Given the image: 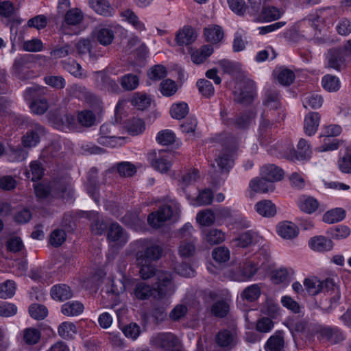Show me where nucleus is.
Listing matches in <instances>:
<instances>
[{"label":"nucleus","instance_id":"1","mask_svg":"<svg viewBox=\"0 0 351 351\" xmlns=\"http://www.w3.org/2000/svg\"><path fill=\"white\" fill-rule=\"evenodd\" d=\"M136 261L141 263L157 261L162 256V247L150 239L138 240L136 241Z\"/></svg>","mask_w":351,"mask_h":351},{"label":"nucleus","instance_id":"2","mask_svg":"<svg viewBox=\"0 0 351 351\" xmlns=\"http://www.w3.org/2000/svg\"><path fill=\"white\" fill-rule=\"evenodd\" d=\"M153 287L155 290V299L162 300L171 296L176 288L173 273L168 270L160 269L154 278Z\"/></svg>","mask_w":351,"mask_h":351},{"label":"nucleus","instance_id":"3","mask_svg":"<svg viewBox=\"0 0 351 351\" xmlns=\"http://www.w3.org/2000/svg\"><path fill=\"white\" fill-rule=\"evenodd\" d=\"M193 227L189 223H186L180 230L182 240L178 247V253L181 257L189 258L195 254L196 239L193 236Z\"/></svg>","mask_w":351,"mask_h":351},{"label":"nucleus","instance_id":"4","mask_svg":"<svg viewBox=\"0 0 351 351\" xmlns=\"http://www.w3.org/2000/svg\"><path fill=\"white\" fill-rule=\"evenodd\" d=\"M256 96L254 82L252 80H246L237 84L234 91V101L242 106H249L252 104Z\"/></svg>","mask_w":351,"mask_h":351},{"label":"nucleus","instance_id":"5","mask_svg":"<svg viewBox=\"0 0 351 351\" xmlns=\"http://www.w3.org/2000/svg\"><path fill=\"white\" fill-rule=\"evenodd\" d=\"M171 158V154L163 149L158 152L153 150L147 154V159L151 165L154 169L161 173H166L170 169Z\"/></svg>","mask_w":351,"mask_h":351},{"label":"nucleus","instance_id":"6","mask_svg":"<svg viewBox=\"0 0 351 351\" xmlns=\"http://www.w3.org/2000/svg\"><path fill=\"white\" fill-rule=\"evenodd\" d=\"M178 208L177 204H175L173 208L169 205L161 206L157 211L153 212L149 215L147 221L151 226L158 228L161 227L165 221L171 218L175 212L174 210H177Z\"/></svg>","mask_w":351,"mask_h":351},{"label":"nucleus","instance_id":"7","mask_svg":"<svg viewBox=\"0 0 351 351\" xmlns=\"http://www.w3.org/2000/svg\"><path fill=\"white\" fill-rule=\"evenodd\" d=\"M215 341L219 346L227 348L228 350L232 349L238 343L237 328L232 326L228 329L219 331L216 335Z\"/></svg>","mask_w":351,"mask_h":351},{"label":"nucleus","instance_id":"8","mask_svg":"<svg viewBox=\"0 0 351 351\" xmlns=\"http://www.w3.org/2000/svg\"><path fill=\"white\" fill-rule=\"evenodd\" d=\"M45 128L38 123H32V128L22 137V144L25 147H32L40 142V136L44 134Z\"/></svg>","mask_w":351,"mask_h":351},{"label":"nucleus","instance_id":"9","mask_svg":"<svg viewBox=\"0 0 351 351\" xmlns=\"http://www.w3.org/2000/svg\"><path fill=\"white\" fill-rule=\"evenodd\" d=\"M97 77V84L100 89L110 93H117L120 92L118 83L104 71H99L95 73Z\"/></svg>","mask_w":351,"mask_h":351},{"label":"nucleus","instance_id":"10","mask_svg":"<svg viewBox=\"0 0 351 351\" xmlns=\"http://www.w3.org/2000/svg\"><path fill=\"white\" fill-rule=\"evenodd\" d=\"M327 66L336 70H340L345 63V51L340 48H333L328 50L326 55Z\"/></svg>","mask_w":351,"mask_h":351},{"label":"nucleus","instance_id":"11","mask_svg":"<svg viewBox=\"0 0 351 351\" xmlns=\"http://www.w3.org/2000/svg\"><path fill=\"white\" fill-rule=\"evenodd\" d=\"M235 149V145L225 148L215 158V161L221 171H229L230 169L232 167L234 163L233 155Z\"/></svg>","mask_w":351,"mask_h":351},{"label":"nucleus","instance_id":"12","mask_svg":"<svg viewBox=\"0 0 351 351\" xmlns=\"http://www.w3.org/2000/svg\"><path fill=\"white\" fill-rule=\"evenodd\" d=\"M311 151L308 142L301 138L298 144V149L295 150L293 148L290 149V153L287 154V158L291 160H304L310 156Z\"/></svg>","mask_w":351,"mask_h":351},{"label":"nucleus","instance_id":"13","mask_svg":"<svg viewBox=\"0 0 351 351\" xmlns=\"http://www.w3.org/2000/svg\"><path fill=\"white\" fill-rule=\"evenodd\" d=\"M255 114L251 112H244L236 114L231 121H228L229 128H234L239 130H246L249 128L252 120L254 118Z\"/></svg>","mask_w":351,"mask_h":351},{"label":"nucleus","instance_id":"14","mask_svg":"<svg viewBox=\"0 0 351 351\" xmlns=\"http://www.w3.org/2000/svg\"><path fill=\"white\" fill-rule=\"evenodd\" d=\"M197 32L191 26H184L176 35V41L179 46L189 45L197 38Z\"/></svg>","mask_w":351,"mask_h":351},{"label":"nucleus","instance_id":"15","mask_svg":"<svg viewBox=\"0 0 351 351\" xmlns=\"http://www.w3.org/2000/svg\"><path fill=\"white\" fill-rule=\"evenodd\" d=\"M108 240L110 242L118 243L121 245L128 241V237L122 227L118 223H112L108 230Z\"/></svg>","mask_w":351,"mask_h":351},{"label":"nucleus","instance_id":"16","mask_svg":"<svg viewBox=\"0 0 351 351\" xmlns=\"http://www.w3.org/2000/svg\"><path fill=\"white\" fill-rule=\"evenodd\" d=\"M319 333L323 338H326L332 344L339 343L346 339L343 332L337 327H322L319 329Z\"/></svg>","mask_w":351,"mask_h":351},{"label":"nucleus","instance_id":"17","mask_svg":"<svg viewBox=\"0 0 351 351\" xmlns=\"http://www.w3.org/2000/svg\"><path fill=\"white\" fill-rule=\"evenodd\" d=\"M319 122L320 115L318 112H308L304 118V130L305 134L308 136L314 135L317 130Z\"/></svg>","mask_w":351,"mask_h":351},{"label":"nucleus","instance_id":"18","mask_svg":"<svg viewBox=\"0 0 351 351\" xmlns=\"http://www.w3.org/2000/svg\"><path fill=\"white\" fill-rule=\"evenodd\" d=\"M261 176L267 179L269 182H274L283 178L284 171L275 165H266L261 168Z\"/></svg>","mask_w":351,"mask_h":351},{"label":"nucleus","instance_id":"19","mask_svg":"<svg viewBox=\"0 0 351 351\" xmlns=\"http://www.w3.org/2000/svg\"><path fill=\"white\" fill-rule=\"evenodd\" d=\"M283 335L282 330H278L271 336L265 345V351H282L285 347Z\"/></svg>","mask_w":351,"mask_h":351},{"label":"nucleus","instance_id":"20","mask_svg":"<svg viewBox=\"0 0 351 351\" xmlns=\"http://www.w3.org/2000/svg\"><path fill=\"white\" fill-rule=\"evenodd\" d=\"M51 298L56 301L62 302L70 299L73 296L71 288L65 284H59L53 286L50 291Z\"/></svg>","mask_w":351,"mask_h":351},{"label":"nucleus","instance_id":"21","mask_svg":"<svg viewBox=\"0 0 351 351\" xmlns=\"http://www.w3.org/2000/svg\"><path fill=\"white\" fill-rule=\"evenodd\" d=\"M308 244L310 247L317 252L330 251L332 249L334 243L330 240L324 236H316L311 238Z\"/></svg>","mask_w":351,"mask_h":351},{"label":"nucleus","instance_id":"22","mask_svg":"<svg viewBox=\"0 0 351 351\" xmlns=\"http://www.w3.org/2000/svg\"><path fill=\"white\" fill-rule=\"evenodd\" d=\"M277 232L283 239H292L297 237L298 228L295 223L286 221L278 223Z\"/></svg>","mask_w":351,"mask_h":351},{"label":"nucleus","instance_id":"23","mask_svg":"<svg viewBox=\"0 0 351 351\" xmlns=\"http://www.w3.org/2000/svg\"><path fill=\"white\" fill-rule=\"evenodd\" d=\"M258 234L252 231L247 230L241 234L237 238L234 239L232 243L234 246L245 248L256 243Z\"/></svg>","mask_w":351,"mask_h":351},{"label":"nucleus","instance_id":"24","mask_svg":"<svg viewBox=\"0 0 351 351\" xmlns=\"http://www.w3.org/2000/svg\"><path fill=\"white\" fill-rule=\"evenodd\" d=\"M254 208L258 214L264 217H272L276 213V205L271 200H261L258 202Z\"/></svg>","mask_w":351,"mask_h":351},{"label":"nucleus","instance_id":"25","mask_svg":"<svg viewBox=\"0 0 351 351\" xmlns=\"http://www.w3.org/2000/svg\"><path fill=\"white\" fill-rule=\"evenodd\" d=\"M94 34L97 42L103 46L110 45L114 38V32L110 27H99Z\"/></svg>","mask_w":351,"mask_h":351},{"label":"nucleus","instance_id":"26","mask_svg":"<svg viewBox=\"0 0 351 351\" xmlns=\"http://www.w3.org/2000/svg\"><path fill=\"white\" fill-rule=\"evenodd\" d=\"M133 293L137 299L145 300L152 295L154 297L155 290L153 285L150 286L145 282H140L135 285Z\"/></svg>","mask_w":351,"mask_h":351},{"label":"nucleus","instance_id":"27","mask_svg":"<svg viewBox=\"0 0 351 351\" xmlns=\"http://www.w3.org/2000/svg\"><path fill=\"white\" fill-rule=\"evenodd\" d=\"M136 265L139 268V274L142 279L149 280L152 278H155L156 273L160 270L157 269L156 266L152 262H147L141 263L139 261H136Z\"/></svg>","mask_w":351,"mask_h":351},{"label":"nucleus","instance_id":"28","mask_svg":"<svg viewBox=\"0 0 351 351\" xmlns=\"http://www.w3.org/2000/svg\"><path fill=\"white\" fill-rule=\"evenodd\" d=\"M204 36L208 42L217 43L223 38V31L219 25H209L204 29Z\"/></svg>","mask_w":351,"mask_h":351},{"label":"nucleus","instance_id":"29","mask_svg":"<svg viewBox=\"0 0 351 351\" xmlns=\"http://www.w3.org/2000/svg\"><path fill=\"white\" fill-rule=\"evenodd\" d=\"M271 183L262 176L261 178H257L251 180L250 186L256 193H265L274 190V185Z\"/></svg>","mask_w":351,"mask_h":351},{"label":"nucleus","instance_id":"30","mask_svg":"<svg viewBox=\"0 0 351 351\" xmlns=\"http://www.w3.org/2000/svg\"><path fill=\"white\" fill-rule=\"evenodd\" d=\"M82 303L71 301L64 303L61 307V312L66 316H77L84 311Z\"/></svg>","mask_w":351,"mask_h":351},{"label":"nucleus","instance_id":"31","mask_svg":"<svg viewBox=\"0 0 351 351\" xmlns=\"http://www.w3.org/2000/svg\"><path fill=\"white\" fill-rule=\"evenodd\" d=\"M120 84L125 91L136 89L139 85V77L133 73H127L120 77Z\"/></svg>","mask_w":351,"mask_h":351},{"label":"nucleus","instance_id":"32","mask_svg":"<svg viewBox=\"0 0 351 351\" xmlns=\"http://www.w3.org/2000/svg\"><path fill=\"white\" fill-rule=\"evenodd\" d=\"M285 117V114L282 112H278V118L272 119L271 120L265 119L262 116V120L261 121L259 125V134L260 136L263 137H266L271 130L272 126L274 125L275 122H279L280 120H283Z\"/></svg>","mask_w":351,"mask_h":351},{"label":"nucleus","instance_id":"33","mask_svg":"<svg viewBox=\"0 0 351 351\" xmlns=\"http://www.w3.org/2000/svg\"><path fill=\"white\" fill-rule=\"evenodd\" d=\"M77 327L73 322H64L58 328V335L64 339H71L77 334Z\"/></svg>","mask_w":351,"mask_h":351},{"label":"nucleus","instance_id":"34","mask_svg":"<svg viewBox=\"0 0 351 351\" xmlns=\"http://www.w3.org/2000/svg\"><path fill=\"white\" fill-rule=\"evenodd\" d=\"M88 4L99 14L106 16L111 15L112 9L106 0H89Z\"/></svg>","mask_w":351,"mask_h":351},{"label":"nucleus","instance_id":"35","mask_svg":"<svg viewBox=\"0 0 351 351\" xmlns=\"http://www.w3.org/2000/svg\"><path fill=\"white\" fill-rule=\"evenodd\" d=\"M155 343L162 348L169 349L176 344V338L169 332L160 333L155 337Z\"/></svg>","mask_w":351,"mask_h":351},{"label":"nucleus","instance_id":"36","mask_svg":"<svg viewBox=\"0 0 351 351\" xmlns=\"http://www.w3.org/2000/svg\"><path fill=\"white\" fill-rule=\"evenodd\" d=\"M122 16L137 31L141 32L146 30L144 23L139 19L138 16L132 10H125L122 12Z\"/></svg>","mask_w":351,"mask_h":351},{"label":"nucleus","instance_id":"37","mask_svg":"<svg viewBox=\"0 0 351 351\" xmlns=\"http://www.w3.org/2000/svg\"><path fill=\"white\" fill-rule=\"evenodd\" d=\"M213 52V49L210 45H204L199 49L191 54V60L193 63L199 64L204 62Z\"/></svg>","mask_w":351,"mask_h":351},{"label":"nucleus","instance_id":"38","mask_svg":"<svg viewBox=\"0 0 351 351\" xmlns=\"http://www.w3.org/2000/svg\"><path fill=\"white\" fill-rule=\"evenodd\" d=\"M63 67L71 75L76 77L84 79L87 77L86 72L82 69L81 65L75 60L62 62Z\"/></svg>","mask_w":351,"mask_h":351},{"label":"nucleus","instance_id":"39","mask_svg":"<svg viewBox=\"0 0 351 351\" xmlns=\"http://www.w3.org/2000/svg\"><path fill=\"white\" fill-rule=\"evenodd\" d=\"M29 171L26 172L27 178L35 182L40 180L44 174V168L40 162L38 160L32 161L29 165Z\"/></svg>","mask_w":351,"mask_h":351},{"label":"nucleus","instance_id":"40","mask_svg":"<svg viewBox=\"0 0 351 351\" xmlns=\"http://www.w3.org/2000/svg\"><path fill=\"white\" fill-rule=\"evenodd\" d=\"M283 10L274 6L264 7L261 11L263 20L266 22L276 21L283 14Z\"/></svg>","mask_w":351,"mask_h":351},{"label":"nucleus","instance_id":"41","mask_svg":"<svg viewBox=\"0 0 351 351\" xmlns=\"http://www.w3.org/2000/svg\"><path fill=\"white\" fill-rule=\"evenodd\" d=\"M346 211L341 208H337L326 212L323 216V221L328 223H334L343 220Z\"/></svg>","mask_w":351,"mask_h":351},{"label":"nucleus","instance_id":"42","mask_svg":"<svg viewBox=\"0 0 351 351\" xmlns=\"http://www.w3.org/2000/svg\"><path fill=\"white\" fill-rule=\"evenodd\" d=\"M176 139V134L172 130L168 129L160 131L156 138L157 143L163 146L173 144Z\"/></svg>","mask_w":351,"mask_h":351},{"label":"nucleus","instance_id":"43","mask_svg":"<svg viewBox=\"0 0 351 351\" xmlns=\"http://www.w3.org/2000/svg\"><path fill=\"white\" fill-rule=\"evenodd\" d=\"M117 171L121 177H132L136 174L137 169L136 166L130 162H120L117 163Z\"/></svg>","mask_w":351,"mask_h":351},{"label":"nucleus","instance_id":"44","mask_svg":"<svg viewBox=\"0 0 351 351\" xmlns=\"http://www.w3.org/2000/svg\"><path fill=\"white\" fill-rule=\"evenodd\" d=\"M261 291L258 285L254 284L246 287L241 293V297L248 301L254 302L261 295Z\"/></svg>","mask_w":351,"mask_h":351},{"label":"nucleus","instance_id":"45","mask_svg":"<svg viewBox=\"0 0 351 351\" xmlns=\"http://www.w3.org/2000/svg\"><path fill=\"white\" fill-rule=\"evenodd\" d=\"M41 337L40 331L35 328H27L23 330V341L27 345H35Z\"/></svg>","mask_w":351,"mask_h":351},{"label":"nucleus","instance_id":"46","mask_svg":"<svg viewBox=\"0 0 351 351\" xmlns=\"http://www.w3.org/2000/svg\"><path fill=\"white\" fill-rule=\"evenodd\" d=\"M189 113V106L185 102L173 104L170 109V114L172 118L182 119Z\"/></svg>","mask_w":351,"mask_h":351},{"label":"nucleus","instance_id":"47","mask_svg":"<svg viewBox=\"0 0 351 351\" xmlns=\"http://www.w3.org/2000/svg\"><path fill=\"white\" fill-rule=\"evenodd\" d=\"M322 84L323 88L328 92L337 91L340 88L339 79L332 75H326L322 77Z\"/></svg>","mask_w":351,"mask_h":351},{"label":"nucleus","instance_id":"48","mask_svg":"<svg viewBox=\"0 0 351 351\" xmlns=\"http://www.w3.org/2000/svg\"><path fill=\"white\" fill-rule=\"evenodd\" d=\"M304 286L308 294L311 295H316L323 290V283L316 278L305 279L304 281Z\"/></svg>","mask_w":351,"mask_h":351},{"label":"nucleus","instance_id":"49","mask_svg":"<svg viewBox=\"0 0 351 351\" xmlns=\"http://www.w3.org/2000/svg\"><path fill=\"white\" fill-rule=\"evenodd\" d=\"M132 104L138 110H144L149 107L151 104L150 97L146 94L136 93L132 99Z\"/></svg>","mask_w":351,"mask_h":351},{"label":"nucleus","instance_id":"50","mask_svg":"<svg viewBox=\"0 0 351 351\" xmlns=\"http://www.w3.org/2000/svg\"><path fill=\"white\" fill-rule=\"evenodd\" d=\"M29 313L33 319L43 320L47 316L48 310L43 304H33L29 307Z\"/></svg>","mask_w":351,"mask_h":351},{"label":"nucleus","instance_id":"51","mask_svg":"<svg viewBox=\"0 0 351 351\" xmlns=\"http://www.w3.org/2000/svg\"><path fill=\"white\" fill-rule=\"evenodd\" d=\"M263 104L269 109H278L280 106L279 93L277 91L267 92Z\"/></svg>","mask_w":351,"mask_h":351},{"label":"nucleus","instance_id":"52","mask_svg":"<svg viewBox=\"0 0 351 351\" xmlns=\"http://www.w3.org/2000/svg\"><path fill=\"white\" fill-rule=\"evenodd\" d=\"M124 138L116 137L115 136H100L97 139V143L103 146L116 147L123 145Z\"/></svg>","mask_w":351,"mask_h":351},{"label":"nucleus","instance_id":"53","mask_svg":"<svg viewBox=\"0 0 351 351\" xmlns=\"http://www.w3.org/2000/svg\"><path fill=\"white\" fill-rule=\"evenodd\" d=\"M295 73L290 69H281L277 74V80L282 86H289L295 80Z\"/></svg>","mask_w":351,"mask_h":351},{"label":"nucleus","instance_id":"54","mask_svg":"<svg viewBox=\"0 0 351 351\" xmlns=\"http://www.w3.org/2000/svg\"><path fill=\"white\" fill-rule=\"evenodd\" d=\"M145 126L143 121L138 118H133L128 121L127 129L132 135H138L145 130Z\"/></svg>","mask_w":351,"mask_h":351},{"label":"nucleus","instance_id":"55","mask_svg":"<svg viewBox=\"0 0 351 351\" xmlns=\"http://www.w3.org/2000/svg\"><path fill=\"white\" fill-rule=\"evenodd\" d=\"M83 19L82 12L78 9L68 10L64 16V21L69 25H76Z\"/></svg>","mask_w":351,"mask_h":351},{"label":"nucleus","instance_id":"56","mask_svg":"<svg viewBox=\"0 0 351 351\" xmlns=\"http://www.w3.org/2000/svg\"><path fill=\"white\" fill-rule=\"evenodd\" d=\"M228 304L224 300H219L215 302L211 307L212 313L217 317H223L229 312Z\"/></svg>","mask_w":351,"mask_h":351},{"label":"nucleus","instance_id":"57","mask_svg":"<svg viewBox=\"0 0 351 351\" xmlns=\"http://www.w3.org/2000/svg\"><path fill=\"white\" fill-rule=\"evenodd\" d=\"M95 115L90 110H84L78 113L77 121L83 126L91 127L95 124Z\"/></svg>","mask_w":351,"mask_h":351},{"label":"nucleus","instance_id":"58","mask_svg":"<svg viewBox=\"0 0 351 351\" xmlns=\"http://www.w3.org/2000/svg\"><path fill=\"white\" fill-rule=\"evenodd\" d=\"M299 206L302 211L311 214L317 209L319 203L315 198L307 197L300 202Z\"/></svg>","mask_w":351,"mask_h":351},{"label":"nucleus","instance_id":"59","mask_svg":"<svg viewBox=\"0 0 351 351\" xmlns=\"http://www.w3.org/2000/svg\"><path fill=\"white\" fill-rule=\"evenodd\" d=\"M167 75L166 68L161 64H156L151 67L147 71L149 78L154 81H159Z\"/></svg>","mask_w":351,"mask_h":351},{"label":"nucleus","instance_id":"60","mask_svg":"<svg viewBox=\"0 0 351 351\" xmlns=\"http://www.w3.org/2000/svg\"><path fill=\"white\" fill-rule=\"evenodd\" d=\"M15 283L12 280H7L0 284V298L7 299L12 298L15 293Z\"/></svg>","mask_w":351,"mask_h":351},{"label":"nucleus","instance_id":"61","mask_svg":"<svg viewBox=\"0 0 351 351\" xmlns=\"http://www.w3.org/2000/svg\"><path fill=\"white\" fill-rule=\"evenodd\" d=\"M196 219L198 223L203 226H210L214 223L215 216L211 210L207 209L199 212L197 215Z\"/></svg>","mask_w":351,"mask_h":351},{"label":"nucleus","instance_id":"62","mask_svg":"<svg viewBox=\"0 0 351 351\" xmlns=\"http://www.w3.org/2000/svg\"><path fill=\"white\" fill-rule=\"evenodd\" d=\"M199 91L205 97H210L214 95L215 89L212 83L205 79H200L197 82Z\"/></svg>","mask_w":351,"mask_h":351},{"label":"nucleus","instance_id":"63","mask_svg":"<svg viewBox=\"0 0 351 351\" xmlns=\"http://www.w3.org/2000/svg\"><path fill=\"white\" fill-rule=\"evenodd\" d=\"M74 52V49L69 45L65 44L60 47H56L51 51L50 57L53 59H59L66 57Z\"/></svg>","mask_w":351,"mask_h":351},{"label":"nucleus","instance_id":"64","mask_svg":"<svg viewBox=\"0 0 351 351\" xmlns=\"http://www.w3.org/2000/svg\"><path fill=\"white\" fill-rule=\"evenodd\" d=\"M160 88L161 93L167 97L174 95L178 90L176 83L170 79L162 81L160 83Z\"/></svg>","mask_w":351,"mask_h":351}]
</instances>
